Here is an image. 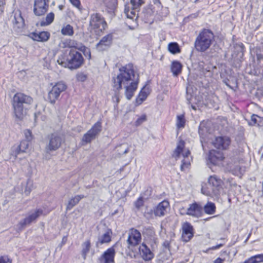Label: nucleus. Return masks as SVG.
Instances as JSON below:
<instances>
[{"mask_svg": "<svg viewBox=\"0 0 263 263\" xmlns=\"http://www.w3.org/2000/svg\"><path fill=\"white\" fill-rule=\"evenodd\" d=\"M119 73L116 77L112 78V89L114 95L112 97V100L118 105L120 101V91L122 89V84L133 80L128 85L124 87L125 95L126 99L130 100L137 90L139 83V76L135 79V70L132 63H128L121 66L119 69Z\"/></svg>", "mask_w": 263, "mask_h": 263, "instance_id": "obj_1", "label": "nucleus"}, {"mask_svg": "<svg viewBox=\"0 0 263 263\" xmlns=\"http://www.w3.org/2000/svg\"><path fill=\"white\" fill-rule=\"evenodd\" d=\"M78 49L65 50L59 57L57 63L62 67L70 70L80 68L84 64V58Z\"/></svg>", "mask_w": 263, "mask_h": 263, "instance_id": "obj_2", "label": "nucleus"}, {"mask_svg": "<svg viewBox=\"0 0 263 263\" xmlns=\"http://www.w3.org/2000/svg\"><path fill=\"white\" fill-rule=\"evenodd\" d=\"M33 102V98L21 92H17L13 96L11 104L15 117L22 120L27 115V106Z\"/></svg>", "mask_w": 263, "mask_h": 263, "instance_id": "obj_3", "label": "nucleus"}, {"mask_svg": "<svg viewBox=\"0 0 263 263\" xmlns=\"http://www.w3.org/2000/svg\"><path fill=\"white\" fill-rule=\"evenodd\" d=\"M214 40V32L210 29L203 28L195 39L194 48L199 52H204L211 47Z\"/></svg>", "mask_w": 263, "mask_h": 263, "instance_id": "obj_4", "label": "nucleus"}, {"mask_svg": "<svg viewBox=\"0 0 263 263\" xmlns=\"http://www.w3.org/2000/svg\"><path fill=\"white\" fill-rule=\"evenodd\" d=\"M90 32L96 35H100L108 28L105 18L99 13H94L90 15L89 22Z\"/></svg>", "mask_w": 263, "mask_h": 263, "instance_id": "obj_5", "label": "nucleus"}, {"mask_svg": "<svg viewBox=\"0 0 263 263\" xmlns=\"http://www.w3.org/2000/svg\"><path fill=\"white\" fill-rule=\"evenodd\" d=\"M185 142L183 140H180L178 141L177 145L174 151L173 156L177 160L182 154L183 159L180 166L181 171H184L186 169L190 168L191 162L189 157L191 155V152L189 149H185Z\"/></svg>", "mask_w": 263, "mask_h": 263, "instance_id": "obj_6", "label": "nucleus"}, {"mask_svg": "<svg viewBox=\"0 0 263 263\" xmlns=\"http://www.w3.org/2000/svg\"><path fill=\"white\" fill-rule=\"evenodd\" d=\"M67 89V85L63 81H60L54 83L51 89L48 91L46 101L51 104H55L59 100L61 94Z\"/></svg>", "mask_w": 263, "mask_h": 263, "instance_id": "obj_7", "label": "nucleus"}, {"mask_svg": "<svg viewBox=\"0 0 263 263\" xmlns=\"http://www.w3.org/2000/svg\"><path fill=\"white\" fill-rule=\"evenodd\" d=\"M142 235L137 229L132 228L129 230L126 240L127 248L129 253L135 252L136 248L141 243Z\"/></svg>", "mask_w": 263, "mask_h": 263, "instance_id": "obj_8", "label": "nucleus"}, {"mask_svg": "<svg viewBox=\"0 0 263 263\" xmlns=\"http://www.w3.org/2000/svg\"><path fill=\"white\" fill-rule=\"evenodd\" d=\"M63 48H68V50H75L78 49L81 51L84 55L90 60L91 58V51L89 48L87 47L82 43H79L76 40L72 39H66L62 43Z\"/></svg>", "mask_w": 263, "mask_h": 263, "instance_id": "obj_9", "label": "nucleus"}, {"mask_svg": "<svg viewBox=\"0 0 263 263\" xmlns=\"http://www.w3.org/2000/svg\"><path fill=\"white\" fill-rule=\"evenodd\" d=\"M102 130V122L101 120L95 123L91 128L88 130L83 136L81 144L85 145L90 143L95 139Z\"/></svg>", "mask_w": 263, "mask_h": 263, "instance_id": "obj_10", "label": "nucleus"}, {"mask_svg": "<svg viewBox=\"0 0 263 263\" xmlns=\"http://www.w3.org/2000/svg\"><path fill=\"white\" fill-rule=\"evenodd\" d=\"M133 255V257L136 258L139 256L144 261H150L155 257L153 252L144 242H142L138 247V251L135 250V252L130 253Z\"/></svg>", "mask_w": 263, "mask_h": 263, "instance_id": "obj_11", "label": "nucleus"}, {"mask_svg": "<svg viewBox=\"0 0 263 263\" xmlns=\"http://www.w3.org/2000/svg\"><path fill=\"white\" fill-rule=\"evenodd\" d=\"M181 215H186L193 218H199L203 215V206L200 202L194 201L189 204L185 213H181Z\"/></svg>", "mask_w": 263, "mask_h": 263, "instance_id": "obj_12", "label": "nucleus"}, {"mask_svg": "<svg viewBox=\"0 0 263 263\" xmlns=\"http://www.w3.org/2000/svg\"><path fill=\"white\" fill-rule=\"evenodd\" d=\"M232 144L230 137L226 135L219 136L215 138L212 142L213 146L218 150L227 151Z\"/></svg>", "mask_w": 263, "mask_h": 263, "instance_id": "obj_13", "label": "nucleus"}, {"mask_svg": "<svg viewBox=\"0 0 263 263\" xmlns=\"http://www.w3.org/2000/svg\"><path fill=\"white\" fill-rule=\"evenodd\" d=\"M181 239L183 242H188L194 237L195 229L192 224L188 221H185L181 225Z\"/></svg>", "mask_w": 263, "mask_h": 263, "instance_id": "obj_14", "label": "nucleus"}, {"mask_svg": "<svg viewBox=\"0 0 263 263\" xmlns=\"http://www.w3.org/2000/svg\"><path fill=\"white\" fill-rule=\"evenodd\" d=\"M49 0H34L33 13L37 16L44 15L49 9Z\"/></svg>", "mask_w": 263, "mask_h": 263, "instance_id": "obj_15", "label": "nucleus"}, {"mask_svg": "<svg viewBox=\"0 0 263 263\" xmlns=\"http://www.w3.org/2000/svg\"><path fill=\"white\" fill-rule=\"evenodd\" d=\"M116 245L106 250L99 258L100 263H115Z\"/></svg>", "mask_w": 263, "mask_h": 263, "instance_id": "obj_16", "label": "nucleus"}, {"mask_svg": "<svg viewBox=\"0 0 263 263\" xmlns=\"http://www.w3.org/2000/svg\"><path fill=\"white\" fill-rule=\"evenodd\" d=\"M114 36L109 33L104 36L97 44V48L99 51H104L109 49L112 44Z\"/></svg>", "mask_w": 263, "mask_h": 263, "instance_id": "obj_17", "label": "nucleus"}, {"mask_svg": "<svg viewBox=\"0 0 263 263\" xmlns=\"http://www.w3.org/2000/svg\"><path fill=\"white\" fill-rule=\"evenodd\" d=\"M63 140L60 136L57 134H51L50 136L49 142L47 146L48 151H54L61 146Z\"/></svg>", "mask_w": 263, "mask_h": 263, "instance_id": "obj_18", "label": "nucleus"}, {"mask_svg": "<svg viewBox=\"0 0 263 263\" xmlns=\"http://www.w3.org/2000/svg\"><path fill=\"white\" fill-rule=\"evenodd\" d=\"M170 206V202L167 200H164L154 208L153 213L156 217H163L166 214Z\"/></svg>", "mask_w": 263, "mask_h": 263, "instance_id": "obj_19", "label": "nucleus"}, {"mask_svg": "<svg viewBox=\"0 0 263 263\" xmlns=\"http://www.w3.org/2000/svg\"><path fill=\"white\" fill-rule=\"evenodd\" d=\"M209 160L214 165H217L225 159L224 154L219 151L211 149L209 152Z\"/></svg>", "mask_w": 263, "mask_h": 263, "instance_id": "obj_20", "label": "nucleus"}, {"mask_svg": "<svg viewBox=\"0 0 263 263\" xmlns=\"http://www.w3.org/2000/svg\"><path fill=\"white\" fill-rule=\"evenodd\" d=\"M29 37L34 41L46 42L50 37V33L47 31H42L39 32H32L29 33Z\"/></svg>", "mask_w": 263, "mask_h": 263, "instance_id": "obj_21", "label": "nucleus"}, {"mask_svg": "<svg viewBox=\"0 0 263 263\" xmlns=\"http://www.w3.org/2000/svg\"><path fill=\"white\" fill-rule=\"evenodd\" d=\"M43 211L41 209H36L35 212L23 219V221L19 223L21 228H25L27 225H29L36 219L41 215L43 214Z\"/></svg>", "mask_w": 263, "mask_h": 263, "instance_id": "obj_22", "label": "nucleus"}, {"mask_svg": "<svg viewBox=\"0 0 263 263\" xmlns=\"http://www.w3.org/2000/svg\"><path fill=\"white\" fill-rule=\"evenodd\" d=\"M150 92L151 89L148 86H147L146 85L143 86L139 91L135 99V106H138L142 104L143 102L147 99Z\"/></svg>", "mask_w": 263, "mask_h": 263, "instance_id": "obj_23", "label": "nucleus"}, {"mask_svg": "<svg viewBox=\"0 0 263 263\" xmlns=\"http://www.w3.org/2000/svg\"><path fill=\"white\" fill-rule=\"evenodd\" d=\"M81 255L84 260L87 258V254L91 248V242L90 239H87L82 243Z\"/></svg>", "mask_w": 263, "mask_h": 263, "instance_id": "obj_24", "label": "nucleus"}, {"mask_svg": "<svg viewBox=\"0 0 263 263\" xmlns=\"http://www.w3.org/2000/svg\"><path fill=\"white\" fill-rule=\"evenodd\" d=\"M183 66L178 61H173L171 65V70L174 76H178L182 72Z\"/></svg>", "mask_w": 263, "mask_h": 263, "instance_id": "obj_25", "label": "nucleus"}, {"mask_svg": "<svg viewBox=\"0 0 263 263\" xmlns=\"http://www.w3.org/2000/svg\"><path fill=\"white\" fill-rule=\"evenodd\" d=\"M29 141L23 140L21 141L20 145L14 152V155L16 158L17 156L22 153H25L29 147Z\"/></svg>", "mask_w": 263, "mask_h": 263, "instance_id": "obj_26", "label": "nucleus"}, {"mask_svg": "<svg viewBox=\"0 0 263 263\" xmlns=\"http://www.w3.org/2000/svg\"><path fill=\"white\" fill-rule=\"evenodd\" d=\"M112 231L111 230H108L104 233L101 238H99L97 242V245H102L104 243H109L111 241Z\"/></svg>", "mask_w": 263, "mask_h": 263, "instance_id": "obj_27", "label": "nucleus"}, {"mask_svg": "<svg viewBox=\"0 0 263 263\" xmlns=\"http://www.w3.org/2000/svg\"><path fill=\"white\" fill-rule=\"evenodd\" d=\"M208 215L214 214L216 212V204L211 201H208L203 206V212Z\"/></svg>", "mask_w": 263, "mask_h": 263, "instance_id": "obj_28", "label": "nucleus"}, {"mask_svg": "<svg viewBox=\"0 0 263 263\" xmlns=\"http://www.w3.org/2000/svg\"><path fill=\"white\" fill-rule=\"evenodd\" d=\"M55 15L52 12L48 13L45 18L40 22V26L42 27L47 26L50 25L54 20Z\"/></svg>", "mask_w": 263, "mask_h": 263, "instance_id": "obj_29", "label": "nucleus"}, {"mask_svg": "<svg viewBox=\"0 0 263 263\" xmlns=\"http://www.w3.org/2000/svg\"><path fill=\"white\" fill-rule=\"evenodd\" d=\"M168 51L172 54H176L181 52V48L177 42H171L167 45Z\"/></svg>", "mask_w": 263, "mask_h": 263, "instance_id": "obj_30", "label": "nucleus"}, {"mask_svg": "<svg viewBox=\"0 0 263 263\" xmlns=\"http://www.w3.org/2000/svg\"><path fill=\"white\" fill-rule=\"evenodd\" d=\"M249 125L251 126L257 125L259 127L263 126V118L256 114H253L251 117Z\"/></svg>", "mask_w": 263, "mask_h": 263, "instance_id": "obj_31", "label": "nucleus"}, {"mask_svg": "<svg viewBox=\"0 0 263 263\" xmlns=\"http://www.w3.org/2000/svg\"><path fill=\"white\" fill-rule=\"evenodd\" d=\"M263 262V253L252 256L240 263H261Z\"/></svg>", "mask_w": 263, "mask_h": 263, "instance_id": "obj_32", "label": "nucleus"}, {"mask_svg": "<svg viewBox=\"0 0 263 263\" xmlns=\"http://www.w3.org/2000/svg\"><path fill=\"white\" fill-rule=\"evenodd\" d=\"M61 31L62 35L69 36H72L74 32L73 26L70 24L63 26Z\"/></svg>", "mask_w": 263, "mask_h": 263, "instance_id": "obj_33", "label": "nucleus"}, {"mask_svg": "<svg viewBox=\"0 0 263 263\" xmlns=\"http://www.w3.org/2000/svg\"><path fill=\"white\" fill-rule=\"evenodd\" d=\"M85 196L82 195H77L70 199L67 206V210L71 209L74 205L79 203L81 199L84 198Z\"/></svg>", "mask_w": 263, "mask_h": 263, "instance_id": "obj_34", "label": "nucleus"}, {"mask_svg": "<svg viewBox=\"0 0 263 263\" xmlns=\"http://www.w3.org/2000/svg\"><path fill=\"white\" fill-rule=\"evenodd\" d=\"M13 23L18 25L17 27L18 28L24 25V20L22 16L21 12L20 11L14 13Z\"/></svg>", "mask_w": 263, "mask_h": 263, "instance_id": "obj_35", "label": "nucleus"}, {"mask_svg": "<svg viewBox=\"0 0 263 263\" xmlns=\"http://www.w3.org/2000/svg\"><path fill=\"white\" fill-rule=\"evenodd\" d=\"M209 183L213 186L219 187L221 186L222 181L216 175L211 176L209 178Z\"/></svg>", "mask_w": 263, "mask_h": 263, "instance_id": "obj_36", "label": "nucleus"}, {"mask_svg": "<svg viewBox=\"0 0 263 263\" xmlns=\"http://www.w3.org/2000/svg\"><path fill=\"white\" fill-rule=\"evenodd\" d=\"M185 119L184 114L178 115L177 116L176 126L178 129L183 128L185 127Z\"/></svg>", "mask_w": 263, "mask_h": 263, "instance_id": "obj_37", "label": "nucleus"}, {"mask_svg": "<svg viewBox=\"0 0 263 263\" xmlns=\"http://www.w3.org/2000/svg\"><path fill=\"white\" fill-rule=\"evenodd\" d=\"M232 173L235 176H240L243 174V171L240 165L231 166Z\"/></svg>", "mask_w": 263, "mask_h": 263, "instance_id": "obj_38", "label": "nucleus"}, {"mask_svg": "<svg viewBox=\"0 0 263 263\" xmlns=\"http://www.w3.org/2000/svg\"><path fill=\"white\" fill-rule=\"evenodd\" d=\"M147 120V116L145 114H143L138 118L135 122V125L136 127L139 126Z\"/></svg>", "mask_w": 263, "mask_h": 263, "instance_id": "obj_39", "label": "nucleus"}, {"mask_svg": "<svg viewBox=\"0 0 263 263\" xmlns=\"http://www.w3.org/2000/svg\"><path fill=\"white\" fill-rule=\"evenodd\" d=\"M144 201L143 197L140 196L137 198V199L135 201L134 205L136 208L138 210H139L141 207L144 205Z\"/></svg>", "mask_w": 263, "mask_h": 263, "instance_id": "obj_40", "label": "nucleus"}, {"mask_svg": "<svg viewBox=\"0 0 263 263\" xmlns=\"http://www.w3.org/2000/svg\"><path fill=\"white\" fill-rule=\"evenodd\" d=\"M134 9L133 8L132 10H130L129 8L125 7L124 11L128 18L133 19L136 16V14Z\"/></svg>", "mask_w": 263, "mask_h": 263, "instance_id": "obj_41", "label": "nucleus"}, {"mask_svg": "<svg viewBox=\"0 0 263 263\" xmlns=\"http://www.w3.org/2000/svg\"><path fill=\"white\" fill-rule=\"evenodd\" d=\"M145 0H130L133 8L137 9L139 8L145 2Z\"/></svg>", "mask_w": 263, "mask_h": 263, "instance_id": "obj_42", "label": "nucleus"}, {"mask_svg": "<svg viewBox=\"0 0 263 263\" xmlns=\"http://www.w3.org/2000/svg\"><path fill=\"white\" fill-rule=\"evenodd\" d=\"M72 5L79 10L82 9L80 0H69Z\"/></svg>", "mask_w": 263, "mask_h": 263, "instance_id": "obj_43", "label": "nucleus"}, {"mask_svg": "<svg viewBox=\"0 0 263 263\" xmlns=\"http://www.w3.org/2000/svg\"><path fill=\"white\" fill-rule=\"evenodd\" d=\"M26 139L25 140H27L30 141L32 139V132L30 129H26L24 132Z\"/></svg>", "mask_w": 263, "mask_h": 263, "instance_id": "obj_44", "label": "nucleus"}, {"mask_svg": "<svg viewBox=\"0 0 263 263\" xmlns=\"http://www.w3.org/2000/svg\"><path fill=\"white\" fill-rule=\"evenodd\" d=\"M0 263H12V260L8 256H0Z\"/></svg>", "mask_w": 263, "mask_h": 263, "instance_id": "obj_45", "label": "nucleus"}, {"mask_svg": "<svg viewBox=\"0 0 263 263\" xmlns=\"http://www.w3.org/2000/svg\"><path fill=\"white\" fill-rule=\"evenodd\" d=\"M223 246H224V244L219 243V244H217L215 246L210 247V249H211L212 250H215L219 249V248L223 247Z\"/></svg>", "mask_w": 263, "mask_h": 263, "instance_id": "obj_46", "label": "nucleus"}, {"mask_svg": "<svg viewBox=\"0 0 263 263\" xmlns=\"http://www.w3.org/2000/svg\"><path fill=\"white\" fill-rule=\"evenodd\" d=\"M223 246H224V244L219 243V244H217L215 246L210 247V249H211L212 250H215L219 249V248L223 247Z\"/></svg>", "mask_w": 263, "mask_h": 263, "instance_id": "obj_47", "label": "nucleus"}, {"mask_svg": "<svg viewBox=\"0 0 263 263\" xmlns=\"http://www.w3.org/2000/svg\"><path fill=\"white\" fill-rule=\"evenodd\" d=\"M223 246H224V244L219 243V244H217L215 246L210 247V249H211L212 250H215L219 249V248L223 247Z\"/></svg>", "mask_w": 263, "mask_h": 263, "instance_id": "obj_48", "label": "nucleus"}, {"mask_svg": "<svg viewBox=\"0 0 263 263\" xmlns=\"http://www.w3.org/2000/svg\"><path fill=\"white\" fill-rule=\"evenodd\" d=\"M224 261H225L224 258H221L220 257H218L215 260H214L213 263H223Z\"/></svg>", "mask_w": 263, "mask_h": 263, "instance_id": "obj_49", "label": "nucleus"}, {"mask_svg": "<svg viewBox=\"0 0 263 263\" xmlns=\"http://www.w3.org/2000/svg\"><path fill=\"white\" fill-rule=\"evenodd\" d=\"M163 246L165 248H168V249H169V248H170V242L168 241H165L163 242Z\"/></svg>", "mask_w": 263, "mask_h": 263, "instance_id": "obj_50", "label": "nucleus"}, {"mask_svg": "<svg viewBox=\"0 0 263 263\" xmlns=\"http://www.w3.org/2000/svg\"><path fill=\"white\" fill-rule=\"evenodd\" d=\"M256 58L258 61H260L263 60V54L261 53H257L256 54Z\"/></svg>", "mask_w": 263, "mask_h": 263, "instance_id": "obj_51", "label": "nucleus"}, {"mask_svg": "<svg viewBox=\"0 0 263 263\" xmlns=\"http://www.w3.org/2000/svg\"><path fill=\"white\" fill-rule=\"evenodd\" d=\"M6 5V0H0V7H4Z\"/></svg>", "mask_w": 263, "mask_h": 263, "instance_id": "obj_52", "label": "nucleus"}, {"mask_svg": "<svg viewBox=\"0 0 263 263\" xmlns=\"http://www.w3.org/2000/svg\"><path fill=\"white\" fill-rule=\"evenodd\" d=\"M210 250H212L211 249H210V247L206 249L205 250H203V252L205 253H208Z\"/></svg>", "mask_w": 263, "mask_h": 263, "instance_id": "obj_53", "label": "nucleus"}, {"mask_svg": "<svg viewBox=\"0 0 263 263\" xmlns=\"http://www.w3.org/2000/svg\"><path fill=\"white\" fill-rule=\"evenodd\" d=\"M64 5H60L58 6V8L60 10H62L63 9H64Z\"/></svg>", "mask_w": 263, "mask_h": 263, "instance_id": "obj_54", "label": "nucleus"}, {"mask_svg": "<svg viewBox=\"0 0 263 263\" xmlns=\"http://www.w3.org/2000/svg\"><path fill=\"white\" fill-rule=\"evenodd\" d=\"M67 240V236H65L63 238L62 242L64 243Z\"/></svg>", "mask_w": 263, "mask_h": 263, "instance_id": "obj_55", "label": "nucleus"}, {"mask_svg": "<svg viewBox=\"0 0 263 263\" xmlns=\"http://www.w3.org/2000/svg\"><path fill=\"white\" fill-rule=\"evenodd\" d=\"M227 254V251L226 250H222L221 251V254Z\"/></svg>", "mask_w": 263, "mask_h": 263, "instance_id": "obj_56", "label": "nucleus"}, {"mask_svg": "<svg viewBox=\"0 0 263 263\" xmlns=\"http://www.w3.org/2000/svg\"><path fill=\"white\" fill-rule=\"evenodd\" d=\"M211 217H208V218H205L204 220H205V221H206V220H209V219H211Z\"/></svg>", "mask_w": 263, "mask_h": 263, "instance_id": "obj_57", "label": "nucleus"}, {"mask_svg": "<svg viewBox=\"0 0 263 263\" xmlns=\"http://www.w3.org/2000/svg\"><path fill=\"white\" fill-rule=\"evenodd\" d=\"M240 152L241 153H244V149H242Z\"/></svg>", "mask_w": 263, "mask_h": 263, "instance_id": "obj_58", "label": "nucleus"}, {"mask_svg": "<svg viewBox=\"0 0 263 263\" xmlns=\"http://www.w3.org/2000/svg\"><path fill=\"white\" fill-rule=\"evenodd\" d=\"M82 77H84V79H85V78H86V76H84V75H82Z\"/></svg>", "mask_w": 263, "mask_h": 263, "instance_id": "obj_59", "label": "nucleus"}, {"mask_svg": "<svg viewBox=\"0 0 263 263\" xmlns=\"http://www.w3.org/2000/svg\"><path fill=\"white\" fill-rule=\"evenodd\" d=\"M202 193H203V194H205V193H204V192H203V191H202Z\"/></svg>", "mask_w": 263, "mask_h": 263, "instance_id": "obj_60", "label": "nucleus"}, {"mask_svg": "<svg viewBox=\"0 0 263 263\" xmlns=\"http://www.w3.org/2000/svg\"><path fill=\"white\" fill-rule=\"evenodd\" d=\"M202 193H203V194H205V193H204V192H203V191H202Z\"/></svg>", "mask_w": 263, "mask_h": 263, "instance_id": "obj_61", "label": "nucleus"}, {"mask_svg": "<svg viewBox=\"0 0 263 263\" xmlns=\"http://www.w3.org/2000/svg\"><path fill=\"white\" fill-rule=\"evenodd\" d=\"M202 193H203V194H205V193H204V192H203V191H202Z\"/></svg>", "mask_w": 263, "mask_h": 263, "instance_id": "obj_62", "label": "nucleus"}]
</instances>
